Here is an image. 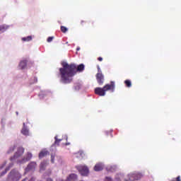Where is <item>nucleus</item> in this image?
Wrapping results in <instances>:
<instances>
[{"label":"nucleus","instance_id":"obj_1","mask_svg":"<svg viewBox=\"0 0 181 181\" xmlns=\"http://www.w3.org/2000/svg\"><path fill=\"white\" fill-rule=\"evenodd\" d=\"M62 67L59 68L58 77H60L61 83L64 84H70L73 81V77L77 74V71H83L84 70V64H81L78 66L76 64H69L66 62L61 63Z\"/></svg>","mask_w":181,"mask_h":181},{"label":"nucleus","instance_id":"obj_2","mask_svg":"<svg viewBox=\"0 0 181 181\" xmlns=\"http://www.w3.org/2000/svg\"><path fill=\"white\" fill-rule=\"evenodd\" d=\"M107 91H111V93H114V91H115V81H110V83L106 84L103 88L98 87L95 88V94H97V95H100V97H104Z\"/></svg>","mask_w":181,"mask_h":181},{"label":"nucleus","instance_id":"obj_3","mask_svg":"<svg viewBox=\"0 0 181 181\" xmlns=\"http://www.w3.org/2000/svg\"><path fill=\"white\" fill-rule=\"evenodd\" d=\"M22 175L19 173V171L17 170H11L7 177V181H19L21 180Z\"/></svg>","mask_w":181,"mask_h":181},{"label":"nucleus","instance_id":"obj_4","mask_svg":"<svg viewBox=\"0 0 181 181\" xmlns=\"http://www.w3.org/2000/svg\"><path fill=\"white\" fill-rule=\"evenodd\" d=\"M76 168L82 176H87L89 173L88 167H87V165H77Z\"/></svg>","mask_w":181,"mask_h":181},{"label":"nucleus","instance_id":"obj_5","mask_svg":"<svg viewBox=\"0 0 181 181\" xmlns=\"http://www.w3.org/2000/svg\"><path fill=\"white\" fill-rule=\"evenodd\" d=\"M24 152L25 148H23V147H18L14 156L11 158V160H13L14 159H18V158H21V156L23 155Z\"/></svg>","mask_w":181,"mask_h":181},{"label":"nucleus","instance_id":"obj_6","mask_svg":"<svg viewBox=\"0 0 181 181\" xmlns=\"http://www.w3.org/2000/svg\"><path fill=\"white\" fill-rule=\"evenodd\" d=\"M95 77L99 86H103L104 84V81H105L104 74H103V72H99L96 74Z\"/></svg>","mask_w":181,"mask_h":181},{"label":"nucleus","instance_id":"obj_7","mask_svg":"<svg viewBox=\"0 0 181 181\" xmlns=\"http://www.w3.org/2000/svg\"><path fill=\"white\" fill-rule=\"evenodd\" d=\"M128 176L129 181L139 180V179L142 177V175L141 173L129 174Z\"/></svg>","mask_w":181,"mask_h":181},{"label":"nucleus","instance_id":"obj_8","mask_svg":"<svg viewBox=\"0 0 181 181\" xmlns=\"http://www.w3.org/2000/svg\"><path fill=\"white\" fill-rule=\"evenodd\" d=\"M36 166H37V164H36V162H30L27 168H26V170H35V169L36 168Z\"/></svg>","mask_w":181,"mask_h":181},{"label":"nucleus","instance_id":"obj_9","mask_svg":"<svg viewBox=\"0 0 181 181\" xmlns=\"http://www.w3.org/2000/svg\"><path fill=\"white\" fill-rule=\"evenodd\" d=\"M104 169V165L103 163H98L94 167V170L95 172H100V170H103Z\"/></svg>","mask_w":181,"mask_h":181},{"label":"nucleus","instance_id":"obj_10","mask_svg":"<svg viewBox=\"0 0 181 181\" xmlns=\"http://www.w3.org/2000/svg\"><path fill=\"white\" fill-rule=\"evenodd\" d=\"M26 66H28V60L24 59L20 62L19 67L23 70L24 69H26Z\"/></svg>","mask_w":181,"mask_h":181},{"label":"nucleus","instance_id":"obj_11","mask_svg":"<svg viewBox=\"0 0 181 181\" xmlns=\"http://www.w3.org/2000/svg\"><path fill=\"white\" fill-rule=\"evenodd\" d=\"M47 155H49V151L43 150L40 152L39 158L42 159V158H45V156H47Z\"/></svg>","mask_w":181,"mask_h":181},{"label":"nucleus","instance_id":"obj_12","mask_svg":"<svg viewBox=\"0 0 181 181\" xmlns=\"http://www.w3.org/2000/svg\"><path fill=\"white\" fill-rule=\"evenodd\" d=\"M21 133L23 134V135H29V130L25 127V123H23V127L21 130Z\"/></svg>","mask_w":181,"mask_h":181},{"label":"nucleus","instance_id":"obj_13","mask_svg":"<svg viewBox=\"0 0 181 181\" xmlns=\"http://www.w3.org/2000/svg\"><path fill=\"white\" fill-rule=\"evenodd\" d=\"M31 159H32V154L30 153H28L27 155H26V157H25L23 159V162H28Z\"/></svg>","mask_w":181,"mask_h":181},{"label":"nucleus","instance_id":"obj_14","mask_svg":"<svg viewBox=\"0 0 181 181\" xmlns=\"http://www.w3.org/2000/svg\"><path fill=\"white\" fill-rule=\"evenodd\" d=\"M46 166H47V161H42L40 165V170H45V169H46Z\"/></svg>","mask_w":181,"mask_h":181},{"label":"nucleus","instance_id":"obj_15","mask_svg":"<svg viewBox=\"0 0 181 181\" xmlns=\"http://www.w3.org/2000/svg\"><path fill=\"white\" fill-rule=\"evenodd\" d=\"M12 166H13V163H10L9 165L1 173V176H4V175H6L7 172L11 170V168H12Z\"/></svg>","mask_w":181,"mask_h":181},{"label":"nucleus","instance_id":"obj_16","mask_svg":"<svg viewBox=\"0 0 181 181\" xmlns=\"http://www.w3.org/2000/svg\"><path fill=\"white\" fill-rule=\"evenodd\" d=\"M124 84H125L126 87H128V88L132 87V83L131 82V81L129 79L124 81Z\"/></svg>","mask_w":181,"mask_h":181},{"label":"nucleus","instance_id":"obj_17","mask_svg":"<svg viewBox=\"0 0 181 181\" xmlns=\"http://www.w3.org/2000/svg\"><path fill=\"white\" fill-rule=\"evenodd\" d=\"M23 42H30L32 40V36H28L22 38Z\"/></svg>","mask_w":181,"mask_h":181},{"label":"nucleus","instance_id":"obj_18","mask_svg":"<svg viewBox=\"0 0 181 181\" xmlns=\"http://www.w3.org/2000/svg\"><path fill=\"white\" fill-rule=\"evenodd\" d=\"M6 29H8V27H6V25H0V32H5Z\"/></svg>","mask_w":181,"mask_h":181},{"label":"nucleus","instance_id":"obj_19","mask_svg":"<svg viewBox=\"0 0 181 181\" xmlns=\"http://www.w3.org/2000/svg\"><path fill=\"white\" fill-rule=\"evenodd\" d=\"M67 30H69V29H67V28H66L65 26H63V25L61 26V31L62 32V33H66L67 32Z\"/></svg>","mask_w":181,"mask_h":181},{"label":"nucleus","instance_id":"obj_20","mask_svg":"<svg viewBox=\"0 0 181 181\" xmlns=\"http://www.w3.org/2000/svg\"><path fill=\"white\" fill-rule=\"evenodd\" d=\"M54 139H55V141H54L55 145H59V144H60V142H62V139H57V136H55Z\"/></svg>","mask_w":181,"mask_h":181},{"label":"nucleus","instance_id":"obj_21","mask_svg":"<svg viewBox=\"0 0 181 181\" xmlns=\"http://www.w3.org/2000/svg\"><path fill=\"white\" fill-rule=\"evenodd\" d=\"M107 170L108 172H115V167H108Z\"/></svg>","mask_w":181,"mask_h":181},{"label":"nucleus","instance_id":"obj_22","mask_svg":"<svg viewBox=\"0 0 181 181\" xmlns=\"http://www.w3.org/2000/svg\"><path fill=\"white\" fill-rule=\"evenodd\" d=\"M15 151V146L10 148L9 151H8V153H11V152H13Z\"/></svg>","mask_w":181,"mask_h":181},{"label":"nucleus","instance_id":"obj_23","mask_svg":"<svg viewBox=\"0 0 181 181\" xmlns=\"http://www.w3.org/2000/svg\"><path fill=\"white\" fill-rule=\"evenodd\" d=\"M53 40V37H49L47 40V42H48V43H50V42H52Z\"/></svg>","mask_w":181,"mask_h":181},{"label":"nucleus","instance_id":"obj_24","mask_svg":"<svg viewBox=\"0 0 181 181\" xmlns=\"http://www.w3.org/2000/svg\"><path fill=\"white\" fill-rule=\"evenodd\" d=\"M51 162L52 163H54V156L53 154L51 155Z\"/></svg>","mask_w":181,"mask_h":181},{"label":"nucleus","instance_id":"obj_25","mask_svg":"<svg viewBox=\"0 0 181 181\" xmlns=\"http://www.w3.org/2000/svg\"><path fill=\"white\" fill-rule=\"evenodd\" d=\"M105 181H112V179H111V177H107L105 178Z\"/></svg>","mask_w":181,"mask_h":181},{"label":"nucleus","instance_id":"obj_26","mask_svg":"<svg viewBox=\"0 0 181 181\" xmlns=\"http://www.w3.org/2000/svg\"><path fill=\"white\" fill-rule=\"evenodd\" d=\"M98 62H103V57H99L98 58Z\"/></svg>","mask_w":181,"mask_h":181},{"label":"nucleus","instance_id":"obj_27","mask_svg":"<svg viewBox=\"0 0 181 181\" xmlns=\"http://www.w3.org/2000/svg\"><path fill=\"white\" fill-rule=\"evenodd\" d=\"M98 73H102L101 69H100V66H98Z\"/></svg>","mask_w":181,"mask_h":181},{"label":"nucleus","instance_id":"obj_28","mask_svg":"<svg viewBox=\"0 0 181 181\" xmlns=\"http://www.w3.org/2000/svg\"><path fill=\"white\" fill-rule=\"evenodd\" d=\"M84 22H85L84 21H81V25H83V23H84Z\"/></svg>","mask_w":181,"mask_h":181},{"label":"nucleus","instance_id":"obj_29","mask_svg":"<svg viewBox=\"0 0 181 181\" xmlns=\"http://www.w3.org/2000/svg\"><path fill=\"white\" fill-rule=\"evenodd\" d=\"M65 145H66V146H67V145H70V144H69V143H66V144H65Z\"/></svg>","mask_w":181,"mask_h":181},{"label":"nucleus","instance_id":"obj_30","mask_svg":"<svg viewBox=\"0 0 181 181\" xmlns=\"http://www.w3.org/2000/svg\"><path fill=\"white\" fill-rule=\"evenodd\" d=\"M76 50H80V48H77V49Z\"/></svg>","mask_w":181,"mask_h":181},{"label":"nucleus","instance_id":"obj_31","mask_svg":"<svg viewBox=\"0 0 181 181\" xmlns=\"http://www.w3.org/2000/svg\"><path fill=\"white\" fill-rule=\"evenodd\" d=\"M3 168H4V166L1 167V168H0V169H2Z\"/></svg>","mask_w":181,"mask_h":181}]
</instances>
